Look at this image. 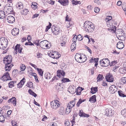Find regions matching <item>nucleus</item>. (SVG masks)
Wrapping results in <instances>:
<instances>
[{
	"instance_id": "c03bdc74",
	"label": "nucleus",
	"mask_w": 126,
	"mask_h": 126,
	"mask_svg": "<svg viewBox=\"0 0 126 126\" xmlns=\"http://www.w3.org/2000/svg\"><path fill=\"white\" fill-rule=\"evenodd\" d=\"M37 3L36 2H33L32 3V5H31V7L34 9H35L37 8Z\"/></svg>"
},
{
	"instance_id": "4c0bfd02",
	"label": "nucleus",
	"mask_w": 126,
	"mask_h": 126,
	"mask_svg": "<svg viewBox=\"0 0 126 126\" xmlns=\"http://www.w3.org/2000/svg\"><path fill=\"white\" fill-rule=\"evenodd\" d=\"M29 12L28 10L27 9H24L21 11V14L25 15H27V13Z\"/></svg>"
},
{
	"instance_id": "4be33fe9",
	"label": "nucleus",
	"mask_w": 126,
	"mask_h": 126,
	"mask_svg": "<svg viewBox=\"0 0 126 126\" xmlns=\"http://www.w3.org/2000/svg\"><path fill=\"white\" fill-rule=\"evenodd\" d=\"M91 93L92 94H94L98 91V89L97 87H92L91 88Z\"/></svg>"
},
{
	"instance_id": "5701e85b",
	"label": "nucleus",
	"mask_w": 126,
	"mask_h": 126,
	"mask_svg": "<svg viewBox=\"0 0 126 126\" xmlns=\"http://www.w3.org/2000/svg\"><path fill=\"white\" fill-rule=\"evenodd\" d=\"M96 101V96L95 95L92 96L89 99V101L92 103H94Z\"/></svg>"
},
{
	"instance_id": "1a4fd4ad",
	"label": "nucleus",
	"mask_w": 126,
	"mask_h": 126,
	"mask_svg": "<svg viewBox=\"0 0 126 126\" xmlns=\"http://www.w3.org/2000/svg\"><path fill=\"white\" fill-rule=\"evenodd\" d=\"M4 10L8 14H9L13 11V9L12 6H6L4 8Z\"/></svg>"
},
{
	"instance_id": "0e129e2a",
	"label": "nucleus",
	"mask_w": 126,
	"mask_h": 126,
	"mask_svg": "<svg viewBox=\"0 0 126 126\" xmlns=\"http://www.w3.org/2000/svg\"><path fill=\"white\" fill-rule=\"evenodd\" d=\"M65 124L67 126H69L70 125V122L69 121L67 120L65 122Z\"/></svg>"
},
{
	"instance_id": "e433bc0d",
	"label": "nucleus",
	"mask_w": 126,
	"mask_h": 126,
	"mask_svg": "<svg viewBox=\"0 0 126 126\" xmlns=\"http://www.w3.org/2000/svg\"><path fill=\"white\" fill-rule=\"evenodd\" d=\"M121 83L124 84L126 83V77L122 78L120 80Z\"/></svg>"
},
{
	"instance_id": "13d9d810",
	"label": "nucleus",
	"mask_w": 126,
	"mask_h": 126,
	"mask_svg": "<svg viewBox=\"0 0 126 126\" xmlns=\"http://www.w3.org/2000/svg\"><path fill=\"white\" fill-rule=\"evenodd\" d=\"M28 42H26L25 44V45H34L31 42V41H29Z\"/></svg>"
},
{
	"instance_id": "423d86ee",
	"label": "nucleus",
	"mask_w": 126,
	"mask_h": 126,
	"mask_svg": "<svg viewBox=\"0 0 126 126\" xmlns=\"http://www.w3.org/2000/svg\"><path fill=\"white\" fill-rule=\"evenodd\" d=\"M0 79L4 81L11 80L8 72H7L0 78Z\"/></svg>"
},
{
	"instance_id": "f704fd0d",
	"label": "nucleus",
	"mask_w": 126,
	"mask_h": 126,
	"mask_svg": "<svg viewBox=\"0 0 126 126\" xmlns=\"http://www.w3.org/2000/svg\"><path fill=\"white\" fill-rule=\"evenodd\" d=\"M45 78L47 79H50L51 77V74L49 72L45 73Z\"/></svg>"
},
{
	"instance_id": "6e6d98bb",
	"label": "nucleus",
	"mask_w": 126,
	"mask_h": 126,
	"mask_svg": "<svg viewBox=\"0 0 126 126\" xmlns=\"http://www.w3.org/2000/svg\"><path fill=\"white\" fill-rule=\"evenodd\" d=\"M112 16H108L107 18L105 19V20L107 21V20L108 21H110L112 19Z\"/></svg>"
},
{
	"instance_id": "4468645a",
	"label": "nucleus",
	"mask_w": 126,
	"mask_h": 126,
	"mask_svg": "<svg viewBox=\"0 0 126 126\" xmlns=\"http://www.w3.org/2000/svg\"><path fill=\"white\" fill-rule=\"evenodd\" d=\"M58 2L63 6L68 5L69 3L68 0H59Z\"/></svg>"
},
{
	"instance_id": "052dcab7",
	"label": "nucleus",
	"mask_w": 126,
	"mask_h": 126,
	"mask_svg": "<svg viewBox=\"0 0 126 126\" xmlns=\"http://www.w3.org/2000/svg\"><path fill=\"white\" fill-rule=\"evenodd\" d=\"M77 39V36L76 35H75L73 37V41L74 42V43L76 42V41Z\"/></svg>"
},
{
	"instance_id": "b1692460",
	"label": "nucleus",
	"mask_w": 126,
	"mask_h": 126,
	"mask_svg": "<svg viewBox=\"0 0 126 126\" xmlns=\"http://www.w3.org/2000/svg\"><path fill=\"white\" fill-rule=\"evenodd\" d=\"M36 69L38 71V73L40 76L41 77L42 80H43V71L41 69H39L38 68H36Z\"/></svg>"
},
{
	"instance_id": "f03ea898",
	"label": "nucleus",
	"mask_w": 126,
	"mask_h": 126,
	"mask_svg": "<svg viewBox=\"0 0 126 126\" xmlns=\"http://www.w3.org/2000/svg\"><path fill=\"white\" fill-rule=\"evenodd\" d=\"M8 45V41L7 39L4 37L0 38V48L5 49L7 47Z\"/></svg>"
},
{
	"instance_id": "7c9ffc66",
	"label": "nucleus",
	"mask_w": 126,
	"mask_h": 126,
	"mask_svg": "<svg viewBox=\"0 0 126 126\" xmlns=\"http://www.w3.org/2000/svg\"><path fill=\"white\" fill-rule=\"evenodd\" d=\"M16 7L19 9L23 8V6L22 5V3L21 2L17 3L16 5Z\"/></svg>"
},
{
	"instance_id": "39448f33",
	"label": "nucleus",
	"mask_w": 126,
	"mask_h": 126,
	"mask_svg": "<svg viewBox=\"0 0 126 126\" xmlns=\"http://www.w3.org/2000/svg\"><path fill=\"white\" fill-rule=\"evenodd\" d=\"M50 104L52 108L54 109H56L58 108L60 105L59 102L57 100L51 102Z\"/></svg>"
},
{
	"instance_id": "338daca9",
	"label": "nucleus",
	"mask_w": 126,
	"mask_h": 126,
	"mask_svg": "<svg viewBox=\"0 0 126 126\" xmlns=\"http://www.w3.org/2000/svg\"><path fill=\"white\" fill-rule=\"evenodd\" d=\"M85 48H86L88 51L91 53L92 54V52L91 49L88 47L86 46Z\"/></svg>"
},
{
	"instance_id": "8fccbe9b",
	"label": "nucleus",
	"mask_w": 126,
	"mask_h": 126,
	"mask_svg": "<svg viewBox=\"0 0 126 126\" xmlns=\"http://www.w3.org/2000/svg\"><path fill=\"white\" fill-rule=\"evenodd\" d=\"M77 39L79 41H80L82 40L83 38V37L80 34L78 35L77 36Z\"/></svg>"
},
{
	"instance_id": "37998d69",
	"label": "nucleus",
	"mask_w": 126,
	"mask_h": 126,
	"mask_svg": "<svg viewBox=\"0 0 126 126\" xmlns=\"http://www.w3.org/2000/svg\"><path fill=\"white\" fill-rule=\"evenodd\" d=\"M33 83L32 82L29 81L28 82L26 85V86L30 88L32 87L33 86Z\"/></svg>"
},
{
	"instance_id": "79ce46f5",
	"label": "nucleus",
	"mask_w": 126,
	"mask_h": 126,
	"mask_svg": "<svg viewBox=\"0 0 126 126\" xmlns=\"http://www.w3.org/2000/svg\"><path fill=\"white\" fill-rule=\"evenodd\" d=\"M11 99H12V100H11V103H13L14 106H15L16 104V98L14 97L11 98Z\"/></svg>"
},
{
	"instance_id": "9b49d317",
	"label": "nucleus",
	"mask_w": 126,
	"mask_h": 126,
	"mask_svg": "<svg viewBox=\"0 0 126 126\" xmlns=\"http://www.w3.org/2000/svg\"><path fill=\"white\" fill-rule=\"evenodd\" d=\"M7 21L9 23H13L15 21V18L14 16H8L7 18Z\"/></svg>"
},
{
	"instance_id": "412c9836",
	"label": "nucleus",
	"mask_w": 126,
	"mask_h": 126,
	"mask_svg": "<svg viewBox=\"0 0 126 126\" xmlns=\"http://www.w3.org/2000/svg\"><path fill=\"white\" fill-rule=\"evenodd\" d=\"M48 43L47 41L45 40L41 41L39 43V46L42 48H45L46 44Z\"/></svg>"
},
{
	"instance_id": "774afa93",
	"label": "nucleus",
	"mask_w": 126,
	"mask_h": 126,
	"mask_svg": "<svg viewBox=\"0 0 126 126\" xmlns=\"http://www.w3.org/2000/svg\"><path fill=\"white\" fill-rule=\"evenodd\" d=\"M82 103V102L80 100V99H79L78 102L77 104V107H79V105Z\"/></svg>"
},
{
	"instance_id": "7ed1b4c3",
	"label": "nucleus",
	"mask_w": 126,
	"mask_h": 126,
	"mask_svg": "<svg viewBox=\"0 0 126 126\" xmlns=\"http://www.w3.org/2000/svg\"><path fill=\"white\" fill-rule=\"evenodd\" d=\"M84 58H82L80 54L77 53L75 56V59L76 60L77 62L79 63H82L85 62L87 60V58L85 55H84Z\"/></svg>"
},
{
	"instance_id": "49530a36",
	"label": "nucleus",
	"mask_w": 126,
	"mask_h": 126,
	"mask_svg": "<svg viewBox=\"0 0 126 126\" xmlns=\"http://www.w3.org/2000/svg\"><path fill=\"white\" fill-rule=\"evenodd\" d=\"M120 72L122 74L125 73H126V69L124 67L121 68L120 69Z\"/></svg>"
},
{
	"instance_id": "ea45409f",
	"label": "nucleus",
	"mask_w": 126,
	"mask_h": 126,
	"mask_svg": "<svg viewBox=\"0 0 126 126\" xmlns=\"http://www.w3.org/2000/svg\"><path fill=\"white\" fill-rule=\"evenodd\" d=\"M16 81H10L8 84L9 88H12L13 87H14V84L15 82L16 83Z\"/></svg>"
},
{
	"instance_id": "aec40b11",
	"label": "nucleus",
	"mask_w": 126,
	"mask_h": 126,
	"mask_svg": "<svg viewBox=\"0 0 126 126\" xmlns=\"http://www.w3.org/2000/svg\"><path fill=\"white\" fill-rule=\"evenodd\" d=\"M84 89L82 87H79L77 89H76V92L77 95H79L81 94V92Z\"/></svg>"
},
{
	"instance_id": "f8f14e48",
	"label": "nucleus",
	"mask_w": 126,
	"mask_h": 126,
	"mask_svg": "<svg viewBox=\"0 0 126 126\" xmlns=\"http://www.w3.org/2000/svg\"><path fill=\"white\" fill-rule=\"evenodd\" d=\"M111 108H108L105 110V114L108 116H112L113 114Z\"/></svg>"
},
{
	"instance_id": "4d7b16f0",
	"label": "nucleus",
	"mask_w": 126,
	"mask_h": 126,
	"mask_svg": "<svg viewBox=\"0 0 126 126\" xmlns=\"http://www.w3.org/2000/svg\"><path fill=\"white\" fill-rule=\"evenodd\" d=\"M117 62L115 61H113L111 62L110 64V66H112L114 65L117 63Z\"/></svg>"
},
{
	"instance_id": "6e6552de",
	"label": "nucleus",
	"mask_w": 126,
	"mask_h": 126,
	"mask_svg": "<svg viewBox=\"0 0 126 126\" xmlns=\"http://www.w3.org/2000/svg\"><path fill=\"white\" fill-rule=\"evenodd\" d=\"M117 87L114 85H112L109 88V91L111 94H113L117 91Z\"/></svg>"
},
{
	"instance_id": "58836bf2",
	"label": "nucleus",
	"mask_w": 126,
	"mask_h": 126,
	"mask_svg": "<svg viewBox=\"0 0 126 126\" xmlns=\"http://www.w3.org/2000/svg\"><path fill=\"white\" fill-rule=\"evenodd\" d=\"M72 108L70 107H69L67 105V107L66 109V113L67 114H68L70 113L71 110Z\"/></svg>"
},
{
	"instance_id": "c85d7f7f",
	"label": "nucleus",
	"mask_w": 126,
	"mask_h": 126,
	"mask_svg": "<svg viewBox=\"0 0 126 126\" xmlns=\"http://www.w3.org/2000/svg\"><path fill=\"white\" fill-rule=\"evenodd\" d=\"M8 59L9 60V63H11L12 61V57L10 55L6 56L4 58V60Z\"/></svg>"
},
{
	"instance_id": "dca6fc26",
	"label": "nucleus",
	"mask_w": 126,
	"mask_h": 126,
	"mask_svg": "<svg viewBox=\"0 0 126 126\" xmlns=\"http://www.w3.org/2000/svg\"><path fill=\"white\" fill-rule=\"evenodd\" d=\"M19 31L18 29L14 28L12 31V34L14 36L17 35L19 33Z\"/></svg>"
},
{
	"instance_id": "e2e57ef3",
	"label": "nucleus",
	"mask_w": 126,
	"mask_h": 126,
	"mask_svg": "<svg viewBox=\"0 0 126 126\" xmlns=\"http://www.w3.org/2000/svg\"><path fill=\"white\" fill-rule=\"evenodd\" d=\"M42 55V54L38 52L36 53V55L38 58H40Z\"/></svg>"
},
{
	"instance_id": "a19ab883",
	"label": "nucleus",
	"mask_w": 126,
	"mask_h": 126,
	"mask_svg": "<svg viewBox=\"0 0 126 126\" xmlns=\"http://www.w3.org/2000/svg\"><path fill=\"white\" fill-rule=\"evenodd\" d=\"M119 95L121 97H126V95L124 94H123L122 93V91L121 90H119L118 91Z\"/></svg>"
},
{
	"instance_id": "c9c22d12",
	"label": "nucleus",
	"mask_w": 126,
	"mask_h": 126,
	"mask_svg": "<svg viewBox=\"0 0 126 126\" xmlns=\"http://www.w3.org/2000/svg\"><path fill=\"white\" fill-rule=\"evenodd\" d=\"M18 70H14L12 72V76L14 77H16L18 74Z\"/></svg>"
},
{
	"instance_id": "09e8293b",
	"label": "nucleus",
	"mask_w": 126,
	"mask_h": 126,
	"mask_svg": "<svg viewBox=\"0 0 126 126\" xmlns=\"http://www.w3.org/2000/svg\"><path fill=\"white\" fill-rule=\"evenodd\" d=\"M61 70H58L57 72V76L59 77V78H61Z\"/></svg>"
},
{
	"instance_id": "a211bd4d",
	"label": "nucleus",
	"mask_w": 126,
	"mask_h": 126,
	"mask_svg": "<svg viewBox=\"0 0 126 126\" xmlns=\"http://www.w3.org/2000/svg\"><path fill=\"white\" fill-rule=\"evenodd\" d=\"M76 98H74V100L71 101L67 105L69 107H70L71 108H72L75 106L76 103Z\"/></svg>"
},
{
	"instance_id": "0eeeda50",
	"label": "nucleus",
	"mask_w": 126,
	"mask_h": 126,
	"mask_svg": "<svg viewBox=\"0 0 126 126\" xmlns=\"http://www.w3.org/2000/svg\"><path fill=\"white\" fill-rule=\"evenodd\" d=\"M105 79L108 82H112L113 81L114 78L113 76L110 73L107 74L105 77Z\"/></svg>"
},
{
	"instance_id": "6ab92c4d",
	"label": "nucleus",
	"mask_w": 126,
	"mask_h": 126,
	"mask_svg": "<svg viewBox=\"0 0 126 126\" xmlns=\"http://www.w3.org/2000/svg\"><path fill=\"white\" fill-rule=\"evenodd\" d=\"M52 32L55 35H57L60 32V29L57 27H55L52 29Z\"/></svg>"
},
{
	"instance_id": "ddd939ff",
	"label": "nucleus",
	"mask_w": 126,
	"mask_h": 126,
	"mask_svg": "<svg viewBox=\"0 0 126 126\" xmlns=\"http://www.w3.org/2000/svg\"><path fill=\"white\" fill-rule=\"evenodd\" d=\"M11 63H6L5 68L6 71H9L11 69L12 67L14 66V65Z\"/></svg>"
},
{
	"instance_id": "3c124183",
	"label": "nucleus",
	"mask_w": 126,
	"mask_h": 126,
	"mask_svg": "<svg viewBox=\"0 0 126 126\" xmlns=\"http://www.w3.org/2000/svg\"><path fill=\"white\" fill-rule=\"evenodd\" d=\"M83 112V111L82 110H79V116L80 117H83L84 115V114Z\"/></svg>"
},
{
	"instance_id": "bf43d9fd",
	"label": "nucleus",
	"mask_w": 126,
	"mask_h": 126,
	"mask_svg": "<svg viewBox=\"0 0 126 126\" xmlns=\"http://www.w3.org/2000/svg\"><path fill=\"white\" fill-rule=\"evenodd\" d=\"M100 9L99 8L95 7L94 9V11L96 13H98L99 12Z\"/></svg>"
},
{
	"instance_id": "cd10ccee",
	"label": "nucleus",
	"mask_w": 126,
	"mask_h": 126,
	"mask_svg": "<svg viewBox=\"0 0 126 126\" xmlns=\"http://www.w3.org/2000/svg\"><path fill=\"white\" fill-rule=\"evenodd\" d=\"M62 83H66L67 82L70 81L69 79L66 78H63L61 80Z\"/></svg>"
},
{
	"instance_id": "f257e3e1",
	"label": "nucleus",
	"mask_w": 126,
	"mask_h": 126,
	"mask_svg": "<svg viewBox=\"0 0 126 126\" xmlns=\"http://www.w3.org/2000/svg\"><path fill=\"white\" fill-rule=\"evenodd\" d=\"M94 25L92 23L89 21H86L84 23V27L85 29L86 32H91L94 31Z\"/></svg>"
},
{
	"instance_id": "2f4dec72",
	"label": "nucleus",
	"mask_w": 126,
	"mask_h": 126,
	"mask_svg": "<svg viewBox=\"0 0 126 126\" xmlns=\"http://www.w3.org/2000/svg\"><path fill=\"white\" fill-rule=\"evenodd\" d=\"M63 42H62L61 44H62L61 45L62 46H63L67 42V39L66 37H63L62 39Z\"/></svg>"
},
{
	"instance_id": "473e14b6",
	"label": "nucleus",
	"mask_w": 126,
	"mask_h": 126,
	"mask_svg": "<svg viewBox=\"0 0 126 126\" xmlns=\"http://www.w3.org/2000/svg\"><path fill=\"white\" fill-rule=\"evenodd\" d=\"M76 47V44L75 43H73L71 46V48L72 51L75 50Z\"/></svg>"
},
{
	"instance_id": "72a5a7b5",
	"label": "nucleus",
	"mask_w": 126,
	"mask_h": 126,
	"mask_svg": "<svg viewBox=\"0 0 126 126\" xmlns=\"http://www.w3.org/2000/svg\"><path fill=\"white\" fill-rule=\"evenodd\" d=\"M72 4L74 5H77L78 4H80L81 2L80 1H77V0H72L71 1Z\"/></svg>"
},
{
	"instance_id": "f3484780",
	"label": "nucleus",
	"mask_w": 126,
	"mask_h": 126,
	"mask_svg": "<svg viewBox=\"0 0 126 126\" xmlns=\"http://www.w3.org/2000/svg\"><path fill=\"white\" fill-rule=\"evenodd\" d=\"M124 47V43L123 42H119L117 43L116 47L119 49H121Z\"/></svg>"
},
{
	"instance_id": "603ef678",
	"label": "nucleus",
	"mask_w": 126,
	"mask_h": 126,
	"mask_svg": "<svg viewBox=\"0 0 126 126\" xmlns=\"http://www.w3.org/2000/svg\"><path fill=\"white\" fill-rule=\"evenodd\" d=\"M5 118L3 115L0 116V122H3L4 121Z\"/></svg>"
},
{
	"instance_id": "69168bd1",
	"label": "nucleus",
	"mask_w": 126,
	"mask_h": 126,
	"mask_svg": "<svg viewBox=\"0 0 126 126\" xmlns=\"http://www.w3.org/2000/svg\"><path fill=\"white\" fill-rule=\"evenodd\" d=\"M4 108V109L5 110H7V109H10V107L8 105L5 106L3 107H2V108Z\"/></svg>"
},
{
	"instance_id": "a878e982",
	"label": "nucleus",
	"mask_w": 126,
	"mask_h": 126,
	"mask_svg": "<svg viewBox=\"0 0 126 126\" xmlns=\"http://www.w3.org/2000/svg\"><path fill=\"white\" fill-rule=\"evenodd\" d=\"M54 53H50L49 54V56L50 57L54 59H56L58 58V57H56V56L58 54H57L56 52H54Z\"/></svg>"
},
{
	"instance_id": "c756f323",
	"label": "nucleus",
	"mask_w": 126,
	"mask_h": 126,
	"mask_svg": "<svg viewBox=\"0 0 126 126\" xmlns=\"http://www.w3.org/2000/svg\"><path fill=\"white\" fill-rule=\"evenodd\" d=\"M4 12L2 10L0 11V19H3L5 16Z\"/></svg>"
},
{
	"instance_id": "2eb2a0df",
	"label": "nucleus",
	"mask_w": 126,
	"mask_h": 126,
	"mask_svg": "<svg viewBox=\"0 0 126 126\" xmlns=\"http://www.w3.org/2000/svg\"><path fill=\"white\" fill-rule=\"evenodd\" d=\"M25 82V78H23L17 84V87L18 88H22Z\"/></svg>"
},
{
	"instance_id": "a18cd8bd",
	"label": "nucleus",
	"mask_w": 126,
	"mask_h": 126,
	"mask_svg": "<svg viewBox=\"0 0 126 126\" xmlns=\"http://www.w3.org/2000/svg\"><path fill=\"white\" fill-rule=\"evenodd\" d=\"M122 115L125 117H126V109L122 110L121 112Z\"/></svg>"
},
{
	"instance_id": "680f3d73",
	"label": "nucleus",
	"mask_w": 126,
	"mask_h": 126,
	"mask_svg": "<svg viewBox=\"0 0 126 126\" xmlns=\"http://www.w3.org/2000/svg\"><path fill=\"white\" fill-rule=\"evenodd\" d=\"M4 63L5 64L8 63H9V60L8 59L4 60L3 59Z\"/></svg>"
},
{
	"instance_id": "20e7f679",
	"label": "nucleus",
	"mask_w": 126,
	"mask_h": 126,
	"mask_svg": "<svg viewBox=\"0 0 126 126\" xmlns=\"http://www.w3.org/2000/svg\"><path fill=\"white\" fill-rule=\"evenodd\" d=\"M100 65L103 67H107L110 65V61L108 58L103 59L99 62Z\"/></svg>"
},
{
	"instance_id": "864d4df0",
	"label": "nucleus",
	"mask_w": 126,
	"mask_h": 126,
	"mask_svg": "<svg viewBox=\"0 0 126 126\" xmlns=\"http://www.w3.org/2000/svg\"><path fill=\"white\" fill-rule=\"evenodd\" d=\"M118 38L119 40L124 41L125 40V38L123 36H120Z\"/></svg>"
},
{
	"instance_id": "bb28decb",
	"label": "nucleus",
	"mask_w": 126,
	"mask_h": 126,
	"mask_svg": "<svg viewBox=\"0 0 126 126\" xmlns=\"http://www.w3.org/2000/svg\"><path fill=\"white\" fill-rule=\"evenodd\" d=\"M104 78L103 75L99 74L97 78V82H99Z\"/></svg>"
},
{
	"instance_id": "393cba45",
	"label": "nucleus",
	"mask_w": 126,
	"mask_h": 126,
	"mask_svg": "<svg viewBox=\"0 0 126 126\" xmlns=\"http://www.w3.org/2000/svg\"><path fill=\"white\" fill-rule=\"evenodd\" d=\"M65 109L64 107H61L59 110V113L61 115H63L64 113Z\"/></svg>"
},
{
	"instance_id": "de8ad7c7",
	"label": "nucleus",
	"mask_w": 126,
	"mask_h": 126,
	"mask_svg": "<svg viewBox=\"0 0 126 126\" xmlns=\"http://www.w3.org/2000/svg\"><path fill=\"white\" fill-rule=\"evenodd\" d=\"M26 68L25 66L23 64H21L20 66V69L22 71H24Z\"/></svg>"
},
{
	"instance_id": "9d476101",
	"label": "nucleus",
	"mask_w": 126,
	"mask_h": 126,
	"mask_svg": "<svg viewBox=\"0 0 126 126\" xmlns=\"http://www.w3.org/2000/svg\"><path fill=\"white\" fill-rule=\"evenodd\" d=\"M22 47L20 44H17L15 48V50L16 51V53L17 52V50H18V52L20 53L22 52Z\"/></svg>"
},
{
	"instance_id": "5fc2aeb1",
	"label": "nucleus",
	"mask_w": 126,
	"mask_h": 126,
	"mask_svg": "<svg viewBox=\"0 0 126 126\" xmlns=\"http://www.w3.org/2000/svg\"><path fill=\"white\" fill-rule=\"evenodd\" d=\"M39 40H36L35 41H34L33 42V44L36 45L37 46H38L39 45Z\"/></svg>"
}]
</instances>
